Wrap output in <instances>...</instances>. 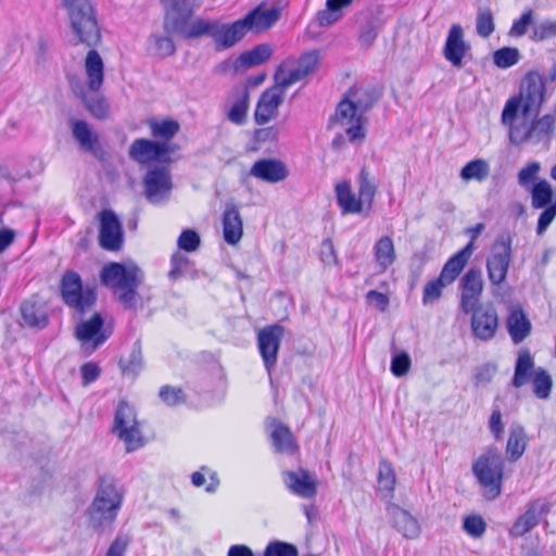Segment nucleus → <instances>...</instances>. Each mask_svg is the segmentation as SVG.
Wrapping results in <instances>:
<instances>
[{
	"instance_id": "obj_23",
	"label": "nucleus",
	"mask_w": 556,
	"mask_h": 556,
	"mask_svg": "<svg viewBox=\"0 0 556 556\" xmlns=\"http://www.w3.org/2000/svg\"><path fill=\"white\" fill-rule=\"evenodd\" d=\"M283 101L282 91L276 88L265 90L255 109L254 119L257 125H264L274 118Z\"/></svg>"
},
{
	"instance_id": "obj_56",
	"label": "nucleus",
	"mask_w": 556,
	"mask_h": 556,
	"mask_svg": "<svg viewBox=\"0 0 556 556\" xmlns=\"http://www.w3.org/2000/svg\"><path fill=\"white\" fill-rule=\"evenodd\" d=\"M298 549L294 545L281 541L270 542L265 551L264 556H298Z\"/></svg>"
},
{
	"instance_id": "obj_2",
	"label": "nucleus",
	"mask_w": 556,
	"mask_h": 556,
	"mask_svg": "<svg viewBox=\"0 0 556 556\" xmlns=\"http://www.w3.org/2000/svg\"><path fill=\"white\" fill-rule=\"evenodd\" d=\"M100 279L124 308L136 309L141 305L137 289L143 282L144 274L135 263H110L102 268Z\"/></svg>"
},
{
	"instance_id": "obj_46",
	"label": "nucleus",
	"mask_w": 556,
	"mask_h": 556,
	"mask_svg": "<svg viewBox=\"0 0 556 556\" xmlns=\"http://www.w3.org/2000/svg\"><path fill=\"white\" fill-rule=\"evenodd\" d=\"M73 136L79 144L91 151L97 142V137H93L88 124L85 121H76L73 123Z\"/></svg>"
},
{
	"instance_id": "obj_42",
	"label": "nucleus",
	"mask_w": 556,
	"mask_h": 556,
	"mask_svg": "<svg viewBox=\"0 0 556 556\" xmlns=\"http://www.w3.org/2000/svg\"><path fill=\"white\" fill-rule=\"evenodd\" d=\"M271 439L278 452L292 454L296 450L293 435L286 426H277L271 433Z\"/></svg>"
},
{
	"instance_id": "obj_40",
	"label": "nucleus",
	"mask_w": 556,
	"mask_h": 556,
	"mask_svg": "<svg viewBox=\"0 0 556 556\" xmlns=\"http://www.w3.org/2000/svg\"><path fill=\"white\" fill-rule=\"evenodd\" d=\"M172 34L156 35L152 34L149 39V51L160 58L170 56L176 52V46L170 38Z\"/></svg>"
},
{
	"instance_id": "obj_27",
	"label": "nucleus",
	"mask_w": 556,
	"mask_h": 556,
	"mask_svg": "<svg viewBox=\"0 0 556 556\" xmlns=\"http://www.w3.org/2000/svg\"><path fill=\"white\" fill-rule=\"evenodd\" d=\"M389 513L396 530L406 539L414 540L420 534V525L407 510L397 505H392Z\"/></svg>"
},
{
	"instance_id": "obj_18",
	"label": "nucleus",
	"mask_w": 556,
	"mask_h": 556,
	"mask_svg": "<svg viewBox=\"0 0 556 556\" xmlns=\"http://www.w3.org/2000/svg\"><path fill=\"white\" fill-rule=\"evenodd\" d=\"M470 314L473 336L482 341L491 340L495 336L498 325L495 308L491 305L480 306Z\"/></svg>"
},
{
	"instance_id": "obj_24",
	"label": "nucleus",
	"mask_w": 556,
	"mask_h": 556,
	"mask_svg": "<svg viewBox=\"0 0 556 556\" xmlns=\"http://www.w3.org/2000/svg\"><path fill=\"white\" fill-rule=\"evenodd\" d=\"M250 175L273 184L285 180L288 176V169L279 160L263 159L253 164L250 169Z\"/></svg>"
},
{
	"instance_id": "obj_9",
	"label": "nucleus",
	"mask_w": 556,
	"mask_h": 556,
	"mask_svg": "<svg viewBox=\"0 0 556 556\" xmlns=\"http://www.w3.org/2000/svg\"><path fill=\"white\" fill-rule=\"evenodd\" d=\"M521 111V89L517 94L509 98L503 109L501 123L508 130L509 144L506 149L507 157H511V162L516 163L519 156L521 144V131L516 125V121Z\"/></svg>"
},
{
	"instance_id": "obj_44",
	"label": "nucleus",
	"mask_w": 556,
	"mask_h": 556,
	"mask_svg": "<svg viewBox=\"0 0 556 556\" xmlns=\"http://www.w3.org/2000/svg\"><path fill=\"white\" fill-rule=\"evenodd\" d=\"M274 78H275L274 88L282 91V94L285 96V91L288 87L302 80L305 77L301 74V72L298 70V67H295L293 70H287L283 66H280L276 71Z\"/></svg>"
},
{
	"instance_id": "obj_47",
	"label": "nucleus",
	"mask_w": 556,
	"mask_h": 556,
	"mask_svg": "<svg viewBox=\"0 0 556 556\" xmlns=\"http://www.w3.org/2000/svg\"><path fill=\"white\" fill-rule=\"evenodd\" d=\"M494 18L490 9L479 8L476 18L477 34L482 38H488L494 31Z\"/></svg>"
},
{
	"instance_id": "obj_16",
	"label": "nucleus",
	"mask_w": 556,
	"mask_h": 556,
	"mask_svg": "<svg viewBox=\"0 0 556 556\" xmlns=\"http://www.w3.org/2000/svg\"><path fill=\"white\" fill-rule=\"evenodd\" d=\"M523 81L527 84V92L523 94V119L536 116L545 102V80L538 72H529Z\"/></svg>"
},
{
	"instance_id": "obj_21",
	"label": "nucleus",
	"mask_w": 556,
	"mask_h": 556,
	"mask_svg": "<svg viewBox=\"0 0 556 556\" xmlns=\"http://www.w3.org/2000/svg\"><path fill=\"white\" fill-rule=\"evenodd\" d=\"M282 480L288 490L300 497L312 498L316 494V480L307 470L283 471Z\"/></svg>"
},
{
	"instance_id": "obj_20",
	"label": "nucleus",
	"mask_w": 556,
	"mask_h": 556,
	"mask_svg": "<svg viewBox=\"0 0 556 556\" xmlns=\"http://www.w3.org/2000/svg\"><path fill=\"white\" fill-rule=\"evenodd\" d=\"M168 152L166 143L149 139H136L129 147V157L140 164L160 161Z\"/></svg>"
},
{
	"instance_id": "obj_12",
	"label": "nucleus",
	"mask_w": 556,
	"mask_h": 556,
	"mask_svg": "<svg viewBox=\"0 0 556 556\" xmlns=\"http://www.w3.org/2000/svg\"><path fill=\"white\" fill-rule=\"evenodd\" d=\"M112 330L104 327V320L100 313H94L89 319L77 324L75 328V337L90 351L93 352L102 345L111 336Z\"/></svg>"
},
{
	"instance_id": "obj_1",
	"label": "nucleus",
	"mask_w": 556,
	"mask_h": 556,
	"mask_svg": "<svg viewBox=\"0 0 556 556\" xmlns=\"http://www.w3.org/2000/svg\"><path fill=\"white\" fill-rule=\"evenodd\" d=\"M61 5L66 12L75 45L83 43L91 48L84 63L86 81L84 85L72 83V89L94 117L105 118L109 104L100 94L104 77V64L98 51L94 50L101 41L96 9L91 0H61Z\"/></svg>"
},
{
	"instance_id": "obj_64",
	"label": "nucleus",
	"mask_w": 556,
	"mask_h": 556,
	"mask_svg": "<svg viewBox=\"0 0 556 556\" xmlns=\"http://www.w3.org/2000/svg\"><path fill=\"white\" fill-rule=\"evenodd\" d=\"M320 260L326 265H336L338 262L334 247L329 239L324 240L321 243Z\"/></svg>"
},
{
	"instance_id": "obj_26",
	"label": "nucleus",
	"mask_w": 556,
	"mask_h": 556,
	"mask_svg": "<svg viewBox=\"0 0 556 556\" xmlns=\"http://www.w3.org/2000/svg\"><path fill=\"white\" fill-rule=\"evenodd\" d=\"M472 247L473 243L471 240L463 250L450 257L444 264L439 278H441V280H443L448 286L452 285L468 263V260L472 253Z\"/></svg>"
},
{
	"instance_id": "obj_38",
	"label": "nucleus",
	"mask_w": 556,
	"mask_h": 556,
	"mask_svg": "<svg viewBox=\"0 0 556 556\" xmlns=\"http://www.w3.org/2000/svg\"><path fill=\"white\" fill-rule=\"evenodd\" d=\"M377 189L378 185L376 179L365 167H363L358 175V195L364 200L367 211L372 206Z\"/></svg>"
},
{
	"instance_id": "obj_17",
	"label": "nucleus",
	"mask_w": 556,
	"mask_h": 556,
	"mask_svg": "<svg viewBox=\"0 0 556 556\" xmlns=\"http://www.w3.org/2000/svg\"><path fill=\"white\" fill-rule=\"evenodd\" d=\"M99 243L106 251H118L122 248V225L112 211L105 210L100 215Z\"/></svg>"
},
{
	"instance_id": "obj_25",
	"label": "nucleus",
	"mask_w": 556,
	"mask_h": 556,
	"mask_svg": "<svg viewBox=\"0 0 556 556\" xmlns=\"http://www.w3.org/2000/svg\"><path fill=\"white\" fill-rule=\"evenodd\" d=\"M224 240L230 244H237L243 236V220L239 208L235 204H227L223 214Z\"/></svg>"
},
{
	"instance_id": "obj_31",
	"label": "nucleus",
	"mask_w": 556,
	"mask_h": 556,
	"mask_svg": "<svg viewBox=\"0 0 556 556\" xmlns=\"http://www.w3.org/2000/svg\"><path fill=\"white\" fill-rule=\"evenodd\" d=\"M555 127V117L552 114H545L542 117L533 121L531 125L523 132V141L530 140L533 142H541L549 140Z\"/></svg>"
},
{
	"instance_id": "obj_36",
	"label": "nucleus",
	"mask_w": 556,
	"mask_h": 556,
	"mask_svg": "<svg viewBox=\"0 0 556 556\" xmlns=\"http://www.w3.org/2000/svg\"><path fill=\"white\" fill-rule=\"evenodd\" d=\"M374 251L376 262L382 271L387 270L396 258L394 243L389 236L381 237L376 242Z\"/></svg>"
},
{
	"instance_id": "obj_22",
	"label": "nucleus",
	"mask_w": 556,
	"mask_h": 556,
	"mask_svg": "<svg viewBox=\"0 0 556 556\" xmlns=\"http://www.w3.org/2000/svg\"><path fill=\"white\" fill-rule=\"evenodd\" d=\"M469 46L464 40V31L460 25L451 26L443 49L444 58L455 67L463 66V59Z\"/></svg>"
},
{
	"instance_id": "obj_29",
	"label": "nucleus",
	"mask_w": 556,
	"mask_h": 556,
	"mask_svg": "<svg viewBox=\"0 0 556 556\" xmlns=\"http://www.w3.org/2000/svg\"><path fill=\"white\" fill-rule=\"evenodd\" d=\"M280 9L273 7L269 9L256 8L243 17L249 30L261 31L271 27L280 17Z\"/></svg>"
},
{
	"instance_id": "obj_39",
	"label": "nucleus",
	"mask_w": 556,
	"mask_h": 556,
	"mask_svg": "<svg viewBox=\"0 0 556 556\" xmlns=\"http://www.w3.org/2000/svg\"><path fill=\"white\" fill-rule=\"evenodd\" d=\"M119 367L124 376L135 379L144 367L141 348L135 343L130 354L119 361Z\"/></svg>"
},
{
	"instance_id": "obj_15",
	"label": "nucleus",
	"mask_w": 556,
	"mask_h": 556,
	"mask_svg": "<svg viewBox=\"0 0 556 556\" xmlns=\"http://www.w3.org/2000/svg\"><path fill=\"white\" fill-rule=\"evenodd\" d=\"M363 115L344 96L337 106L333 122L345 127L350 141L363 140L365 138Z\"/></svg>"
},
{
	"instance_id": "obj_10",
	"label": "nucleus",
	"mask_w": 556,
	"mask_h": 556,
	"mask_svg": "<svg viewBox=\"0 0 556 556\" xmlns=\"http://www.w3.org/2000/svg\"><path fill=\"white\" fill-rule=\"evenodd\" d=\"M482 273L478 268H470L459 280L460 301L459 308L464 314L480 308V301L483 292Z\"/></svg>"
},
{
	"instance_id": "obj_32",
	"label": "nucleus",
	"mask_w": 556,
	"mask_h": 556,
	"mask_svg": "<svg viewBox=\"0 0 556 556\" xmlns=\"http://www.w3.org/2000/svg\"><path fill=\"white\" fill-rule=\"evenodd\" d=\"M345 97L356 106L358 112L365 114L378 101L380 92L370 86L350 89Z\"/></svg>"
},
{
	"instance_id": "obj_53",
	"label": "nucleus",
	"mask_w": 556,
	"mask_h": 556,
	"mask_svg": "<svg viewBox=\"0 0 556 556\" xmlns=\"http://www.w3.org/2000/svg\"><path fill=\"white\" fill-rule=\"evenodd\" d=\"M463 529L471 538L479 539L484 534L486 523L481 516L470 515L464 519Z\"/></svg>"
},
{
	"instance_id": "obj_43",
	"label": "nucleus",
	"mask_w": 556,
	"mask_h": 556,
	"mask_svg": "<svg viewBox=\"0 0 556 556\" xmlns=\"http://www.w3.org/2000/svg\"><path fill=\"white\" fill-rule=\"evenodd\" d=\"M489 164L482 159H477L470 161L462 168L460 177L464 180L476 179L478 181H482L489 176Z\"/></svg>"
},
{
	"instance_id": "obj_19",
	"label": "nucleus",
	"mask_w": 556,
	"mask_h": 556,
	"mask_svg": "<svg viewBox=\"0 0 556 556\" xmlns=\"http://www.w3.org/2000/svg\"><path fill=\"white\" fill-rule=\"evenodd\" d=\"M386 24L381 13L368 10L358 16V42L362 48H370Z\"/></svg>"
},
{
	"instance_id": "obj_8",
	"label": "nucleus",
	"mask_w": 556,
	"mask_h": 556,
	"mask_svg": "<svg viewBox=\"0 0 556 556\" xmlns=\"http://www.w3.org/2000/svg\"><path fill=\"white\" fill-rule=\"evenodd\" d=\"M61 295L64 303L80 316L89 312L97 301L94 290H84L80 276L73 270H67L62 277Z\"/></svg>"
},
{
	"instance_id": "obj_30",
	"label": "nucleus",
	"mask_w": 556,
	"mask_h": 556,
	"mask_svg": "<svg viewBox=\"0 0 556 556\" xmlns=\"http://www.w3.org/2000/svg\"><path fill=\"white\" fill-rule=\"evenodd\" d=\"M529 34V38L534 41H543L556 36V22L543 21L539 24L532 22V12L523 13V35Z\"/></svg>"
},
{
	"instance_id": "obj_62",
	"label": "nucleus",
	"mask_w": 556,
	"mask_h": 556,
	"mask_svg": "<svg viewBox=\"0 0 556 556\" xmlns=\"http://www.w3.org/2000/svg\"><path fill=\"white\" fill-rule=\"evenodd\" d=\"M521 442V435L517 431H513L509 435L506 455L509 460L516 462L521 456V451L519 450Z\"/></svg>"
},
{
	"instance_id": "obj_51",
	"label": "nucleus",
	"mask_w": 556,
	"mask_h": 556,
	"mask_svg": "<svg viewBox=\"0 0 556 556\" xmlns=\"http://www.w3.org/2000/svg\"><path fill=\"white\" fill-rule=\"evenodd\" d=\"M378 483L381 491H387L388 493L393 492L395 485V473L389 462H380Z\"/></svg>"
},
{
	"instance_id": "obj_13",
	"label": "nucleus",
	"mask_w": 556,
	"mask_h": 556,
	"mask_svg": "<svg viewBox=\"0 0 556 556\" xmlns=\"http://www.w3.org/2000/svg\"><path fill=\"white\" fill-rule=\"evenodd\" d=\"M144 195L152 204L168 200L173 184L168 169L155 167L149 169L143 178Z\"/></svg>"
},
{
	"instance_id": "obj_4",
	"label": "nucleus",
	"mask_w": 556,
	"mask_h": 556,
	"mask_svg": "<svg viewBox=\"0 0 556 556\" xmlns=\"http://www.w3.org/2000/svg\"><path fill=\"white\" fill-rule=\"evenodd\" d=\"M165 14L163 28L167 34H178L186 40H194L191 36L194 25L206 18L194 16L195 10L200 7V0H163Z\"/></svg>"
},
{
	"instance_id": "obj_14",
	"label": "nucleus",
	"mask_w": 556,
	"mask_h": 556,
	"mask_svg": "<svg viewBox=\"0 0 556 556\" xmlns=\"http://www.w3.org/2000/svg\"><path fill=\"white\" fill-rule=\"evenodd\" d=\"M510 261L509 238L505 235L500 236L495 241L490 257L486 262L489 280L500 286L506 278Z\"/></svg>"
},
{
	"instance_id": "obj_33",
	"label": "nucleus",
	"mask_w": 556,
	"mask_h": 556,
	"mask_svg": "<svg viewBox=\"0 0 556 556\" xmlns=\"http://www.w3.org/2000/svg\"><path fill=\"white\" fill-rule=\"evenodd\" d=\"M271 48L268 45H258L250 51L241 53L233 62V71L241 72L260 65L269 59Z\"/></svg>"
},
{
	"instance_id": "obj_55",
	"label": "nucleus",
	"mask_w": 556,
	"mask_h": 556,
	"mask_svg": "<svg viewBox=\"0 0 556 556\" xmlns=\"http://www.w3.org/2000/svg\"><path fill=\"white\" fill-rule=\"evenodd\" d=\"M248 92L244 91L241 99L237 100L228 112L230 122L241 125L244 123L248 111Z\"/></svg>"
},
{
	"instance_id": "obj_7",
	"label": "nucleus",
	"mask_w": 556,
	"mask_h": 556,
	"mask_svg": "<svg viewBox=\"0 0 556 556\" xmlns=\"http://www.w3.org/2000/svg\"><path fill=\"white\" fill-rule=\"evenodd\" d=\"M112 432L126 445V452H134L144 445L136 410L127 402H119L114 415Z\"/></svg>"
},
{
	"instance_id": "obj_61",
	"label": "nucleus",
	"mask_w": 556,
	"mask_h": 556,
	"mask_svg": "<svg viewBox=\"0 0 556 556\" xmlns=\"http://www.w3.org/2000/svg\"><path fill=\"white\" fill-rule=\"evenodd\" d=\"M555 217L556 200L549 206L543 207V211L538 219L536 233L539 236H542L547 230V228L549 227Z\"/></svg>"
},
{
	"instance_id": "obj_50",
	"label": "nucleus",
	"mask_w": 556,
	"mask_h": 556,
	"mask_svg": "<svg viewBox=\"0 0 556 556\" xmlns=\"http://www.w3.org/2000/svg\"><path fill=\"white\" fill-rule=\"evenodd\" d=\"M494 64L500 68H508L519 61V50L516 48H501L493 54Z\"/></svg>"
},
{
	"instance_id": "obj_52",
	"label": "nucleus",
	"mask_w": 556,
	"mask_h": 556,
	"mask_svg": "<svg viewBox=\"0 0 556 556\" xmlns=\"http://www.w3.org/2000/svg\"><path fill=\"white\" fill-rule=\"evenodd\" d=\"M507 330L513 341L518 344L521 342V308L519 306L510 307L509 315L506 320Z\"/></svg>"
},
{
	"instance_id": "obj_6",
	"label": "nucleus",
	"mask_w": 556,
	"mask_h": 556,
	"mask_svg": "<svg viewBox=\"0 0 556 556\" xmlns=\"http://www.w3.org/2000/svg\"><path fill=\"white\" fill-rule=\"evenodd\" d=\"M472 471L479 483L486 490L488 498L493 500L501 493L503 460L497 448H488L472 465Z\"/></svg>"
},
{
	"instance_id": "obj_58",
	"label": "nucleus",
	"mask_w": 556,
	"mask_h": 556,
	"mask_svg": "<svg viewBox=\"0 0 556 556\" xmlns=\"http://www.w3.org/2000/svg\"><path fill=\"white\" fill-rule=\"evenodd\" d=\"M201 243L200 236L192 229L184 230L178 237L177 244L179 249L186 252L195 251Z\"/></svg>"
},
{
	"instance_id": "obj_11",
	"label": "nucleus",
	"mask_w": 556,
	"mask_h": 556,
	"mask_svg": "<svg viewBox=\"0 0 556 556\" xmlns=\"http://www.w3.org/2000/svg\"><path fill=\"white\" fill-rule=\"evenodd\" d=\"M283 334L285 328L279 324L266 326L257 332V348L269 377L277 364Z\"/></svg>"
},
{
	"instance_id": "obj_59",
	"label": "nucleus",
	"mask_w": 556,
	"mask_h": 556,
	"mask_svg": "<svg viewBox=\"0 0 556 556\" xmlns=\"http://www.w3.org/2000/svg\"><path fill=\"white\" fill-rule=\"evenodd\" d=\"M410 364H412L410 357L406 352H401L399 354H395L391 361V367H390L391 372L395 377H403L408 372V370L410 368Z\"/></svg>"
},
{
	"instance_id": "obj_3",
	"label": "nucleus",
	"mask_w": 556,
	"mask_h": 556,
	"mask_svg": "<svg viewBox=\"0 0 556 556\" xmlns=\"http://www.w3.org/2000/svg\"><path fill=\"white\" fill-rule=\"evenodd\" d=\"M124 498L122 486L113 478H101L87 514L94 529L110 527L116 519Z\"/></svg>"
},
{
	"instance_id": "obj_28",
	"label": "nucleus",
	"mask_w": 556,
	"mask_h": 556,
	"mask_svg": "<svg viewBox=\"0 0 556 556\" xmlns=\"http://www.w3.org/2000/svg\"><path fill=\"white\" fill-rule=\"evenodd\" d=\"M336 198L342 214H359L365 206L364 200L356 195L349 181H341L336 186Z\"/></svg>"
},
{
	"instance_id": "obj_5",
	"label": "nucleus",
	"mask_w": 556,
	"mask_h": 556,
	"mask_svg": "<svg viewBox=\"0 0 556 556\" xmlns=\"http://www.w3.org/2000/svg\"><path fill=\"white\" fill-rule=\"evenodd\" d=\"M248 31L249 28L243 18L237 20L231 24L206 18L205 21H199L197 25H194V31L191 36H194V39L204 36L211 37L217 50H226L242 40Z\"/></svg>"
},
{
	"instance_id": "obj_48",
	"label": "nucleus",
	"mask_w": 556,
	"mask_h": 556,
	"mask_svg": "<svg viewBox=\"0 0 556 556\" xmlns=\"http://www.w3.org/2000/svg\"><path fill=\"white\" fill-rule=\"evenodd\" d=\"M448 285L445 283L441 278H435L428 281L422 291V304L425 306L432 305L440 300L443 293V289Z\"/></svg>"
},
{
	"instance_id": "obj_60",
	"label": "nucleus",
	"mask_w": 556,
	"mask_h": 556,
	"mask_svg": "<svg viewBox=\"0 0 556 556\" xmlns=\"http://www.w3.org/2000/svg\"><path fill=\"white\" fill-rule=\"evenodd\" d=\"M189 264V258L180 252H175L170 258L172 268L168 277L172 280H177L184 275L185 269Z\"/></svg>"
},
{
	"instance_id": "obj_34",
	"label": "nucleus",
	"mask_w": 556,
	"mask_h": 556,
	"mask_svg": "<svg viewBox=\"0 0 556 556\" xmlns=\"http://www.w3.org/2000/svg\"><path fill=\"white\" fill-rule=\"evenodd\" d=\"M523 384L530 388L536 399L547 400L551 396L553 380L551 375L542 367H538L536 372L528 375Z\"/></svg>"
},
{
	"instance_id": "obj_54",
	"label": "nucleus",
	"mask_w": 556,
	"mask_h": 556,
	"mask_svg": "<svg viewBox=\"0 0 556 556\" xmlns=\"http://www.w3.org/2000/svg\"><path fill=\"white\" fill-rule=\"evenodd\" d=\"M159 396L163 403L168 406H176L185 403L186 395L180 388L163 386L160 389Z\"/></svg>"
},
{
	"instance_id": "obj_37",
	"label": "nucleus",
	"mask_w": 556,
	"mask_h": 556,
	"mask_svg": "<svg viewBox=\"0 0 556 556\" xmlns=\"http://www.w3.org/2000/svg\"><path fill=\"white\" fill-rule=\"evenodd\" d=\"M352 0H327L326 9L316 14V22L320 27L330 26L342 16L341 9L350 5Z\"/></svg>"
},
{
	"instance_id": "obj_63",
	"label": "nucleus",
	"mask_w": 556,
	"mask_h": 556,
	"mask_svg": "<svg viewBox=\"0 0 556 556\" xmlns=\"http://www.w3.org/2000/svg\"><path fill=\"white\" fill-rule=\"evenodd\" d=\"M130 539L125 534H118L110 545L105 556H124Z\"/></svg>"
},
{
	"instance_id": "obj_49",
	"label": "nucleus",
	"mask_w": 556,
	"mask_h": 556,
	"mask_svg": "<svg viewBox=\"0 0 556 556\" xmlns=\"http://www.w3.org/2000/svg\"><path fill=\"white\" fill-rule=\"evenodd\" d=\"M547 505L545 502H533L523 514V532L531 530L541 520L544 513H546Z\"/></svg>"
},
{
	"instance_id": "obj_35",
	"label": "nucleus",
	"mask_w": 556,
	"mask_h": 556,
	"mask_svg": "<svg viewBox=\"0 0 556 556\" xmlns=\"http://www.w3.org/2000/svg\"><path fill=\"white\" fill-rule=\"evenodd\" d=\"M24 325L30 328H45L48 324V316L45 308L34 301H24L20 307Z\"/></svg>"
},
{
	"instance_id": "obj_41",
	"label": "nucleus",
	"mask_w": 556,
	"mask_h": 556,
	"mask_svg": "<svg viewBox=\"0 0 556 556\" xmlns=\"http://www.w3.org/2000/svg\"><path fill=\"white\" fill-rule=\"evenodd\" d=\"M530 193L534 208H543L554 202L552 187L546 180H540L533 184Z\"/></svg>"
},
{
	"instance_id": "obj_57",
	"label": "nucleus",
	"mask_w": 556,
	"mask_h": 556,
	"mask_svg": "<svg viewBox=\"0 0 556 556\" xmlns=\"http://www.w3.org/2000/svg\"><path fill=\"white\" fill-rule=\"evenodd\" d=\"M319 63V53L316 50L305 52L301 55L298 62V70L306 77L315 71Z\"/></svg>"
},
{
	"instance_id": "obj_45",
	"label": "nucleus",
	"mask_w": 556,
	"mask_h": 556,
	"mask_svg": "<svg viewBox=\"0 0 556 556\" xmlns=\"http://www.w3.org/2000/svg\"><path fill=\"white\" fill-rule=\"evenodd\" d=\"M149 126L153 137L165 140L174 138L180 128L178 122L174 119L150 121Z\"/></svg>"
}]
</instances>
